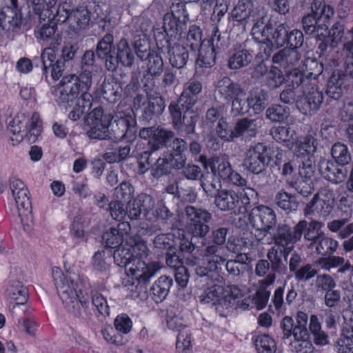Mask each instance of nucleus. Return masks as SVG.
Listing matches in <instances>:
<instances>
[{
    "instance_id": "nucleus-1",
    "label": "nucleus",
    "mask_w": 353,
    "mask_h": 353,
    "mask_svg": "<svg viewBox=\"0 0 353 353\" xmlns=\"http://www.w3.org/2000/svg\"><path fill=\"white\" fill-rule=\"evenodd\" d=\"M187 231L193 237L202 239L201 244L205 247L201 253V260L203 265H210V268H217V266L224 263L228 259V254L223 244L225 243L228 230L219 228L213 230L210 238L212 243L205 238L210 231L209 222L212 215L205 210L196 208L189 205L185 210Z\"/></svg>"
},
{
    "instance_id": "nucleus-2",
    "label": "nucleus",
    "mask_w": 353,
    "mask_h": 353,
    "mask_svg": "<svg viewBox=\"0 0 353 353\" xmlns=\"http://www.w3.org/2000/svg\"><path fill=\"white\" fill-rule=\"evenodd\" d=\"M187 263L196 265V274L203 278V281H206V286L198 293L200 302L203 304H212L220 316H226L242 296V290L235 285L223 287L225 279L219 273L218 268L212 270L208 265H197L196 260L190 259Z\"/></svg>"
},
{
    "instance_id": "nucleus-3",
    "label": "nucleus",
    "mask_w": 353,
    "mask_h": 353,
    "mask_svg": "<svg viewBox=\"0 0 353 353\" xmlns=\"http://www.w3.org/2000/svg\"><path fill=\"white\" fill-rule=\"evenodd\" d=\"M114 120L112 131L114 137L119 140H126L128 142L134 141L137 137V121L130 107L124 110L119 108L114 117L110 114H104L101 108H94L89 114L88 123L89 129L87 132L91 139H111L110 127Z\"/></svg>"
},
{
    "instance_id": "nucleus-4",
    "label": "nucleus",
    "mask_w": 353,
    "mask_h": 353,
    "mask_svg": "<svg viewBox=\"0 0 353 353\" xmlns=\"http://www.w3.org/2000/svg\"><path fill=\"white\" fill-rule=\"evenodd\" d=\"M65 273L59 267H53L52 274L57 293L63 304L75 316L86 319L90 315L89 297L82 279L74 267L68 269L65 265Z\"/></svg>"
},
{
    "instance_id": "nucleus-5",
    "label": "nucleus",
    "mask_w": 353,
    "mask_h": 353,
    "mask_svg": "<svg viewBox=\"0 0 353 353\" xmlns=\"http://www.w3.org/2000/svg\"><path fill=\"white\" fill-rule=\"evenodd\" d=\"M231 17L244 27L251 26L252 34L258 42L269 41L274 46H279L284 42V26H279L274 30L272 23L269 22L261 28L264 23V17L260 13L254 12V4L250 1L239 0L231 12Z\"/></svg>"
},
{
    "instance_id": "nucleus-6",
    "label": "nucleus",
    "mask_w": 353,
    "mask_h": 353,
    "mask_svg": "<svg viewBox=\"0 0 353 353\" xmlns=\"http://www.w3.org/2000/svg\"><path fill=\"white\" fill-rule=\"evenodd\" d=\"M82 72L79 77L74 74L63 77L56 85L55 94L59 101L74 99L79 86L90 89L92 81L99 82L103 77L101 67L95 63L93 51H86L81 60Z\"/></svg>"
},
{
    "instance_id": "nucleus-7",
    "label": "nucleus",
    "mask_w": 353,
    "mask_h": 353,
    "mask_svg": "<svg viewBox=\"0 0 353 353\" xmlns=\"http://www.w3.org/2000/svg\"><path fill=\"white\" fill-rule=\"evenodd\" d=\"M201 83L195 79H191L179 99L170 104L169 111L176 130L183 131L186 134L194 132L200 110L196 108H194L196 101L189 95L188 92L196 95L201 92Z\"/></svg>"
},
{
    "instance_id": "nucleus-8",
    "label": "nucleus",
    "mask_w": 353,
    "mask_h": 353,
    "mask_svg": "<svg viewBox=\"0 0 353 353\" xmlns=\"http://www.w3.org/2000/svg\"><path fill=\"white\" fill-rule=\"evenodd\" d=\"M199 161L203 168L211 171L213 181H209L208 176L202 175L201 185L203 191L209 196L215 194L218 188H221V181L231 183L239 187L245 186L247 181L238 172H235L225 156H216L208 159L201 156Z\"/></svg>"
},
{
    "instance_id": "nucleus-9",
    "label": "nucleus",
    "mask_w": 353,
    "mask_h": 353,
    "mask_svg": "<svg viewBox=\"0 0 353 353\" xmlns=\"http://www.w3.org/2000/svg\"><path fill=\"white\" fill-rule=\"evenodd\" d=\"M285 83L293 89H300L302 95L296 100L299 110L305 115L314 114L321 107L323 100V94L314 82L310 81L301 68H294L286 70Z\"/></svg>"
},
{
    "instance_id": "nucleus-10",
    "label": "nucleus",
    "mask_w": 353,
    "mask_h": 353,
    "mask_svg": "<svg viewBox=\"0 0 353 353\" xmlns=\"http://www.w3.org/2000/svg\"><path fill=\"white\" fill-rule=\"evenodd\" d=\"M307 225L306 221H299L292 230L287 225H279L273 235V240L276 245L281 247L283 250L272 247L268 252V258L271 263L272 270L280 274H284L287 271V266L283 261L282 257L287 260L288 254L292 252L293 245L299 241Z\"/></svg>"
},
{
    "instance_id": "nucleus-11",
    "label": "nucleus",
    "mask_w": 353,
    "mask_h": 353,
    "mask_svg": "<svg viewBox=\"0 0 353 353\" xmlns=\"http://www.w3.org/2000/svg\"><path fill=\"white\" fill-rule=\"evenodd\" d=\"M283 158V150L278 147L256 143L250 145L244 153V169L254 174L263 172L272 163L279 165Z\"/></svg>"
},
{
    "instance_id": "nucleus-12",
    "label": "nucleus",
    "mask_w": 353,
    "mask_h": 353,
    "mask_svg": "<svg viewBox=\"0 0 353 353\" xmlns=\"http://www.w3.org/2000/svg\"><path fill=\"white\" fill-rule=\"evenodd\" d=\"M139 137L148 141L153 150H157L163 145L171 148L173 152L168 156L174 161L181 157L183 164L185 163L186 159L183 152L186 148L185 142L181 139L174 138V133L172 131L161 127L144 128L140 130Z\"/></svg>"
},
{
    "instance_id": "nucleus-13",
    "label": "nucleus",
    "mask_w": 353,
    "mask_h": 353,
    "mask_svg": "<svg viewBox=\"0 0 353 353\" xmlns=\"http://www.w3.org/2000/svg\"><path fill=\"white\" fill-rule=\"evenodd\" d=\"M242 190L236 192L232 190H217L215 194V204L223 211H230L235 214H244L250 207L251 199L257 196V192L250 187H241Z\"/></svg>"
},
{
    "instance_id": "nucleus-14",
    "label": "nucleus",
    "mask_w": 353,
    "mask_h": 353,
    "mask_svg": "<svg viewBox=\"0 0 353 353\" xmlns=\"http://www.w3.org/2000/svg\"><path fill=\"white\" fill-rule=\"evenodd\" d=\"M8 131L12 134L10 141L12 145L19 144L25 137L35 139L41 133L42 121L39 113L31 116L20 112L8 123Z\"/></svg>"
},
{
    "instance_id": "nucleus-15",
    "label": "nucleus",
    "mask_w": 353,
    "mask_h": 353,
    "mask_svg": "<svg viewBox=\"0 0 353 353\" xmlns=\"http://www.w3.org/2000/svg\"><path fill=\"white\" fill-rule=\"evenodd\" d=\"M9 188L11 192L10 199L14 201L24 231L30 232L33 228L34 221L28 188L25 183L16 176L10 177Z\"/></svg>"
},
{
    "instance_id": "nucleus-16",
    "label": "nucleus",
    "mask_w": 353,
    "mask_h": 353,
    "mask_svg": "<svg viewBox=\"0 0 353 353\" xmlns=\"http://www.w3.org/2000/svg\"><path fill=\"white\" fill-rule=\"evenodd\" d=\"M319 48L321 51L327 49V46L336 47L343 43L344 50L352 51L353 50V27L344 34V27L342 24L335 23L330 30H328V23L325 26H320L319 34L316 36Z\"/></svg>"
},
{
    "instance_id": "nucleus-17",
    "label": "nucleus",
    "mask_w": 353,
    "mask_h": 353,
    "mask_svg": "<svg viewBox=\"0 0 353 353\" xmlns=\"http://www.w3.org/2000/svg\"><path fill=\"white\" fill-rule=\"evenodd\" d=\"M312 13L303 18V26L308 34H315L316 38L320 26H325L334 16V8L325 3L324 0H313L311 4Z\"/></svg>"
},
{
    "instance_id": "nucleus-18",
    "label": "nucleus",
    "mask_w": 353,
    "mask_h": 353,
    "mask_svg": "<svg viewBox=\"0 0 353 353\" xmlns=\"http://www.w3.org/2000/svg\"><path fill=\"white\" fill-rule=\"evenodd\" d=\"M114 252V263L121 267H125L135 257H147L149 250L139 236L130 237L129 241L117 247Z\"/></svg>"
},
{
    "instance_id": "nucleus-19",
    "label": "nucleus",
    "mask_w": 353,
    "mask_h": 353,
    "mask_svg": "<svg viewBox=\"0 0 353 353\" xmlns=\"http://www.w3.org/2000/svg\"><path fill=\"white\" fill-rule=\"evenodd\" d=\"M218 92L225 99L231 100L232 112L237 114H243L247 112V107L243 97L245 92L241 85L232 81L229 77H224L216 83Z\"/></svg>"
},
{
    "instance_id": "nucleus-20",
    "label": "nucleus",
    "mask_w": 353,
    "mask_h": 353,
    "mask_svg": "<svg viewBox=\"0 0 353 353\" xmlns=\"http://www.w3.org/2000/svg\"><path fill=\"white\" fill-rule=\"evenodd\" d=\"M348 52L345 61V73L341 70H334L327 80L326 93L335 100L341 97L343 90L349 85L347 77L353 79V50Z\"/></svg>"
},
{
    "instance_id": "nucleus-21",
    "label": "nucleus",
    "mask_w": 353,
    "mask_h": 353,
    "mask_svg": "<svg viewBox=\"0 0 353 353\" xmlns=\"http://www.w3.org/2000/svg\"><path fill=\"white\" fill-rule=\"evenodd\" d=\"M334 205L333 192L329 189H323L306 205L304 213L305 216L325 219L332 213Z\"/></svg>"
},
{
    "instance_id": "nucleus-22",
    "label": "nucleus",
    "mask_w": 353,
    "mask_h": 353,
    "mask_svg": "<svg viewBox=\"0 0 353 353\" xmlns=\"http://www.w3.org/2000/svg\"><path fill=\"white\" fill-rule=\"evenodd\" d=\"M146 257H135L126 266V275L139 284L146 285L161 270V266L159 262H150L147 263L144 261Z\"/></svg>"
},
{
    "instance_id": "nucleus-23",
    "label": "nucleus",
    "mask_w": 353,
    "mask_h": 353,
    "mask_svg": "<svg viewBox=\"0 0 353 353\" xmlns=\"http://www.w3.org/2000/svg\"><path fill=\"white\" fill-rule=\"evenodd\" d=\"M55 89L56 85L52 88V93L54 95L55 101L60 106L67 108L76 101L74 108L68 115V117L71 120L77 121L84 114L87 113L90 110L93 99L92 95L88 92L89 89H83V87L79 86V89L77 90L74 99L63 102L58 100L59 97L55 94Z\"/></svg>"
},
{
    "instance_id": "nucleus-24",
    "label": "nucleus",
    "mask_w": 353,
    "mask_h": 353,
    "mask_svg": "<svg viewBox=\"0 0 353 353\" xmlns=\"http://www.w3.org/2000/svg\"><path fill=\"white\" fill-rule=\"evenodd\" d=\"M154 245L157 248L168 250L179 245L182 252L188 254L195 250L192 241L185 237L183 231L178 229H173L167 234H158L154 239Z\"/></svg>"
},
{
    "instance_id": "nucleus-25",
    "label": "nucleus",
    "mask_w": 353,
    "mask_h": 353,
    "mask_svg": "<svg viewBox=\"0 0 353 353\" xmlns=\"http://www.w3.org/2000/svg\"><path fill=\"white\" fill-rule=\"evenodd\" d=\"M189 17L185 6L182 3H172L170 12L163 17L162 30L167 36L173 37L183 29Z\"/></svg>"
},
{
    "instance_id": "nucleus-26",
    "label": "nucleus",
    "mask_w": 353,
    "mask_h": 353,
    "mask_svg": "<svg viewBox=\"0 0 353 353\" xmlns=\"http://www.w3.org/2000/svg\"><path fill=\"white\" fill-rule=\"evenodd\" d=\"M317 145V140L311 134L294 139L293 148L290 149L300 159L301 164L299 166H315L314 153Z\"/></svg>"
},
{
    "instance_id": "nucleus-27",
    "label": "nucleus",
    "mask_w": 353,
    "mask_h": 353,
    "mask_svg": "<svg viewBox=\"0 0 353 353\" xmlns=\"http://www.w3.org/2000/svg\"><path fill=\"white\" fill-rule=\"evenodd\" d=\"M248 220L256 230L265 233L269 232L275 226L276 215L272 208L259 205L251 210L248 214Z\"/></svg>"
},
{
    "instance_id": "nucleus-28",
    "label": "nucleus",
    "mask_w": 353,
    "mask_h": 353,
    "mask_svg": "<svg viewBox=\"0 0 353 353\" xmlns=\"http://www.w3.org/2000/svg\"><path fill=\"white\" fill-rule=\"evenodd\" d=\"M316 183L315 166H299V176L290 182V185L300 194L307 196L313 192Z\"/></svg>"
},
{
    "instance_id": "nucleus-29",
    "label": "nucleus",
    "mask_w": 353,
    "mask_h": 353,
    "mask_svg": "<svg viewBox=\"0 0 353 353\" xmlns=\"http://www.w3.org/2000/svg\"><path fill=\"white\" fill-rule=\"evenodd\" d=\"M341 63V60L339 57L334 58L333 55H329L324 64L319 62L316 58L307 57L301 61V68L305 74V77L313 82L312 81L316 80L322 74L324 65L325 70H327L328 68H332L339 65Z\"/></svg>"
},
{
    "instance_id": "nucleus-30",
    "label": "nucleus",
    "mask_w": 353,
    "mask_h": 353,
    "mask_svg": "<svg viewBox=\"0 0 353 353\" xmlns=\"http://www.w3.org/2000/svg\"><path fill=\"white\" fill-rule=\"evenodd\" d=\"M283 26L285 28V36H284V42L281 45L279 46H274L270 43V41L264 40L263 41H261V50L263 49L264 54H260V57L263 59H268L274 49H277L280 47H282L285 43L289 45L288 48H294L296 49L301 47L303 43V34L301 31L298 30H293L289 34L287 33L286 26L283 23H280L275 27H273V30H274L279 26Z\"/></svg>"
},
{
    "instance_id": "nucleus-31",
    "label": "nucleus",
    "mask_w": 353,
    "mask_h": 353,
    "mask_svg": "<svg viewBox=\"0 0 353 353\" xmlns=\"http://www.w3.org/2000/svg\"><path fill=\"white\" fill-rule=\"evenodd\" d=\"M12 7L0 8V36L3 32L13 31L19 28L22 16L18 10L17 0H10Z\"/></svg>"
},
{
    "instance_id": "nucleus-32",
    "label": "nucleus",
    "mask_w": 353,
    "mask_h": 353,
    "mask_svg": "<svg viewBox=\"0 0 353 353\" xmlns=\"http://www.w3.org/2000/svg\"><path fill=\"white\" fill-rule=\"evenodd\" d=\"M131 226L128 222L119 223L117 227H112L103 234V243L107 247L117 248L118 246L129 241Z\"/></svg>"
},
{
    "instance_id": "nucleus-33",
    "label": "nucleus",
    "mask_w": 353,
    "mask_h": 353,
    "mask_svg": "<svg viewBox=\"0 0 353 353\" xmlns=\"http://www.w3.org/2000/svg\"><path fill=\"white\" fill-rule=\"evenodd\" d=\"M57 2V0H48V8L43 20L48 19L50 23L55 24L67 21L70 25V12L72 10L70 4L65 1L56 8Z\"/></svg>"
},
{
    "instance_id": "nucleus-34",
    "label": "nucleus",
    "mask_w": 353,
    "mask_h": 353,
    "mask_svg": "<svg viewBox=\"0 0 353 353\" xmlns=\"http://www.w3.org/2000/svg\"><path fill=\"white\" fill-rule=\"evenodd\" d=\"M154 205V200L152 196L143 193L140 194L134 199L127 203L126 216L130 220H136L140 216L141 212L145 216V212Z\"/></svg>"
},
{
    "instance_id": "nucleus-35",
    "label": "nucleus",
    "mask_w": 353,
    "mask_h": 353,
    "mask_svg": "<svg viewBox=\"0 0 353 353\" xmlns=\"http://www.w3.org/2000/svg\"><path fill=\"white\" fill-rule=\"evenodd\" d=\"M319 170L321 176L333 183L344 181L347 170L343 167L336 165L332 160L321 158L319 162Z\"/></svg>"
},
{
    "instance_id": "nucleus-36",
    "label": "nucleus",
    "mask_w": 353,
    "mask_h": 353,
    "mask_svg": "<svg viewBox=\"0 0 353 353\" xmlns=\"http://www.w3.org/2000/svg\"><path fill=\"white\" fill-rule=\"evenodd\" d=\"M214 38L201 42L196 60V68L206 69L215 64L217 50L214 44Z\"/></svg>"
},
{
    "instance_id": "nucleus-37",
    "label": "nucleus",
    "mask_w": 353,
    "mask_h": 353,
    "mask_svg": "<svg viewBox=\"0 0 353 353\" xmlns=\"http://www.w3.org/2000/svg\"><path fill=\"white\" fill-rule=\"evenodd\" d=\"M272 61L286 70L301 68L300 54L296 49L284 48L273 56Z\"/></svg>"
},
{
    "instance_id": "nucleus-38",
    "label": "nucleus",
    "mask_w": 353,
    "mask_h": 353,
    "mask_svg": "<svg viewBox=\"0 0 353 353\" xmlns=\"http://www.w3.org/2000/svg\"><path fill=\"white\" fill-rule=\"evenodd\" d=\"M192 251L190 254L187 252H182L179 249V251L177 252L175 249V247L168 250L166 254V263L167 265L174 269H177L179 267L183 266V264L185 263L188 265L194 267L196 268V265H191L187 263L188 260L190 259V260H196L197 261V265H203L201 259L194 256L192 254Z\"/></svg>"
},
{
    "instance_id": "nucleus-39",
    "label": "nucleus",
    "mask_w": 353,
    "mask_h": 353,
    "mask_svg": "<svg viewBox=\"0 0 353 353\" xmlns=\"http://www.w3.org/2000/svg\"><path fill=\"white\" fill-rule=\"evenodd\" d=\"M257 120L243 118L239 119L234 124L235 139L241 137L242 139H252L256 136L259 129Z\"/></svg>"
},
{
    "instance_id": "nucleus-40",
    "label": "nucleus",
    "mask_w": 353,
    "mask_h": 353,
    "mask_svg": "<svg viewBox=\"0 0 353 353\" xmlns=\"http://www.w3.org/2000/svg\"><path fill=\"white\" fill-rule=\"evenodd\" d=\"M183 165V160L181 157L175 161L168 155L159 157L152 167V174L154 177L159 178L167 174L171 168L180 169Z\"/></svg>"
},
{
    "instance_id": "nucleus-41",
    "label": "nucleus",
    "mask_w": 353,
    "mask_h": 353,
    "mask_svg": "<svg viewBox=\"0 0 353 353\" xmlns=\"http://www.w3.org/2000/svg\"><path fill=\"white\" fill-rule=\"evenodd\" d=\"M274 281L275 275L274 274H269L264 279L259 281L261 286L253 298H252L253 303H254V306L258 310H261L266 306L270 295V292L266 288L273 284Z\"/></svg>"
},
{
    "instance_id": "nucleus-42",
    "label": "nucleus",
    "mask_w": 353,
    "mask_h": 353,
    "mask_svg": "<svg viewBox=\"0 0 353 353\" xmlns=\"http://www.w3.org/2000/svg\"><path fill=\"white\" fill-rule=\"evenodd\" d=\"M90 12L83 6L73 8L70 12V28L73 30L86 28L90 23Z\"/></svg>"
},
{
    "instance_id": "nucleus-43",
    "label": "nucleus",
    "mask_w": 353,
    "mask_h": 353,
    "mask_svg": "<svg viewBox=\"0 0 353 353\" xmlns=\"http://www.w3.org/2000/svg\"><path fill=\"white\" fill-rule=\"evenodd\" d=\"M267 94L260 88H254L249 92L245 106L247 112L252 109L255 114L261 112L266 106Z\"/></svg>"
},
{
    "instance_id": "nucleus-44",
    "label": "nucleus",
    "mask_w": 353,
    "mask_h": 353,
    "mask_svg": "<svg viewBox=\"0 0 353 353\" xmlns=\"http://www.w3.org/2000/svg\"><path fill=\"white\" fill-rule=\"evenodd\" d=\"M168 54L170 64L176 68L185 66L189 58L187 49L179 43L169 44Z\"/></svg>"
},
{
    "instance_id": "nucleus-45",
    "label": "nucleus",
    "mask_w": 353,
    "mask_h": 353,
    "mask_svg": "<svg viewBox=\"0 0 353 353\" xmlns=\"http://www.w3.org/2000/svg\"><path fill=\"white\" fill-rule=\"evenodd\" d=\"M252 242L245 241V237L230 236L227 243L226 252L230 251L238 254L237 258L242 259V263H245L249 257L246 250L252 245Z\"/></svg>"
},
{
    "instance_id": "nucleus-46",
    "label": "nucleus",
    "mask_w": 353,
    "mask_h": 353,
    "mask_svg": "<svg viewBox=\"0 0 353 353\" xmlns=\"http://www.w3.org/2000/svg\"><path fill=\"white\" fill-rule=\"evenodd\" d=\"M173 284L172 278L167 276H160L153 284L151 292L155 302L163 301L168 295Z\"/></svg>"
},
{
    "instance_id": "nucleus-47",
    "label": "nucleus",
    "mask_w": 353,
    "mask_h": 353,
    "mask_svg": "<svg viewBox=\"0 0 353 353\" xmlns=\"http://www.w3.org/2000/svg\"><path fill=\"white\" fill-rule=\"evenodd\" d=\"M37 39L49 43L50 46L60 45L61 37L57 33L55 23H45L36 31Z\"/></svg>"
},
{
    "instance_id": "nucleus-48",
    "label": "nucleus",
    "mask_w": 353,
    "mask_h": 353,
    "mask_svg": "<svg viewBox=\"0 0 353 353\" xmlns=\"http://www.w3.org/2000/svg\"><path fill=\"white\" fill-rule=\"evenodd\" d=\"M270 133L273 139L277 142L282 143L289 148H293L296 132L292 130L289 126L274 127L272 128Z\"/></svg>"
},
{
    "instance_id": "nucleus-49",
    "label": "nucleus",
    "mask_w": 353,
    "mask_h": 353,
    "mask_svg": "<svg viewBox=\"0 0 353 353\" xmlns=\"http://www.w3.org/2000/svg\"><path fill=\"white\" fill-rule=\"evenodd\" d=\"M117 59L123 66L131 67L134 61V50L125 39H121L117 44Z\"/></svg>"
},
{
    "instance_id": "nucleus-50",
    "label": "nucleus",
    "mask_w": 353,
    "mask_h": 353,
    "mask_svg": "<svg viewBox=\"0 0 353 353\" xmlns=\"http://www.w3.org/2000/svg\"><path fill=\"white\" fill-rule=\"evenodd\" d=\"M167 325L169 329L180 332V330L188 329L187 323L181 315L179 308L170 306L167 312Z\"/></svg>"
},
{
    "instance_id": "nucleus-51",
    "label": "nucleus",
    "mask_w": 353,
    "mask_h": 353,
    "mask_svg": "<svg viewBox=\"0 0 353 353\" xmlns=\"http://www.w3.org/2000/svg\"><path fill=\"white\" fill-rule=\"evenodd\" d=\"M276 204L285 211H294L297 209L299 201L296 196L281 190L275 196Z\"/></svg>"
},
{
    "instance_id": "nucleus-52",
    "label": "nucleus",
    "mask_w": 353,
    "mask_h": 353,
    "mask_svg": "<svg viewBox=\"0 0 353 353\" xmlns=\"http://www.w3.org/2000/svg\"><path fill=\"white\" fill-rule=\"evenodd\" d=\"M253 59V54L247 50H240L234 52L228 61L229 68L239 69L248 65Z\"/></svg>"
},
{
    "instance_id": "nucleus-53",
    "label": "nucleus",
    "mask_w": 353,
    "mask_h": 353,
    "mask_svg": "<svg viewBox=\"0 0 353 353\" xmlns=\"http://www.w3.org/2000/svg\"><path fill=\"white\" fill-rule=\"evenodd\" d=\"M290 345L291 350L295 353H312L314 349L312 343L309 340L308 333L305 336L295 335Z\"/></svg>"
},
{
    "instance_id": "nucleus-54",
    "label": "nucleus",
    "mask_w": 353,
    "mask_h": 353,
    "mask_svg": "<svg viewBox=\"0 0 353 353\" xmlns=\"http://www.w3.org/2000/svg\"><path fill=\"white\" fill-rule=\"evenodd\" d=\"M255 346L259 353H274L276 350L274 339L266 334L257 336Z\"/></svg>"
},
{
    "instance_id": "nucleus-55",
    "label": "nucleus",
    "mask_w": 353,
    "mask_h": 353,
    "mask_svg": "<svg viewBox=\"0 0 353 353\" xmlns=\"http://www.w3.org/2000/svg\"><path fill=\"white\" fill-rule=\"evenodd\" d=\"M103 339L108 343L121 346L126 343L123 336L117 332V330L110 325H105L101 330Z\"/></svg>"
},
{
    "instance_id": "nucleus-56",
    "label": "nucleus",
    "mask_w": 353,
    "mask_h": 353,
    "mask_svg": "<svg viewBox=\"0 0 353 353\" xmlns=\"http://www.w3.org/2000/svg\"><path fill=\"white\" fill-rule=\"evenodd\" d=\"M176 348L178 353H192L191 333L189 329L180 330L176 338Z\"/></svg>"
},
{
    "instance_id": "nucleus-57",
    "label": "nucleus",
    "mask_w": 353,
    "mask_h": 353,
    "mask_svg": "<svg viewBox=\"0 0 353 353\" xmlns=\"http://www.w3.org/2000/svg\"><path fill=\"white\" fill-rule=\"evenodd\" d=\"M290 115L289 108L281 105H273L266 110V117L272 122H283Z\"/></svg>"
},
{
    "instance_id": "nucleus-58",
    "label": "nucleus",
    "mask_w": 353,
    "mask_h": 353,
    "mask_svg": "<svg viewBox=\"0 0 353 353\" xmlns=\"http://www.w3.org/2000/svg\"><path fill=\"white\" fill-rule=\"evenodd\" d=\"M215 132L218 138L224 142H231L235 139L234 128L231 129L223 117L219 119Z\"/></svg>"
},
{
    "instance_id": "nucleus-59",
    "label": "nucleus",
    "mask_w": 353,
    "mask_h": 353,
    "mask_svg": "<svg viewBox=\"0 0 353 353\" xmlns=\"http://www.w3.org/2000/svg\"><path fill=\"white\" fill-rule=\"evenodd\" d=\"M332 156L340 165H346L351 160V156L347 145L339 142L333 145Z\"/></svg>"
},
{
    "instance_id": "nucleus-60",
    "label": "nucleus",
    "mask_w": 353,
    "mask_h": 353,
    "mask_svg": "<svg viewBox=\"0 0 353 353\" xmlns=\"http://www.w3.org/2000/svg\"><path fill=\"white\" fill-rule=\"evenodd\" d=\"M170 216L168 209L163 204L155 205L145 212V219L147 221L154 222L157 220H165Z\"/></svg>"
},
{
    "instance_id": "nucleus-61",
    "label": "nucleus",
    "mask_w": 353,
    "mask_h": 353,
    "mask_svg": "<svg viewBox=\"0 0 353 353\" xmlns=\"http://www.w3.org/2000/svg\"><path fill=\"white\" fill-rule=\"evenodd\" d=\"M134 193V187L131 183L126 181L122 182L114 190L116 200L123 203H128L132 201Z\"/></svg>"
},
{
    "instance_id": "nucleus-62",
    "label": "nucleus",
    "mask_w": 353,
    "mask_h": 353,
    "mask_svg": "<svg viewBox=\"0 0 353 353\" xmlns=\"http://www.w3.org/2000/svg\"><path fill=\"white\" fill-rule=\"evenodd\" d=\"M316 252L321 255L332 254L338 246V242L323 234L317 240Z\"/></svg>"
},
{
    "instance_id": "nucleus-63",
    "label": "nucleus",
    "mask_w": 353,
    "mask_h": 353,
    "mask_svg": "<svg viewBox=\"0 0 353 353\" xmlns=\"http://www.w3.org/2000/svg\"><path fill=\"white\" fill-rule=\"evenodd\" d=\"M112 35L110 34L105 35L97 45V53L98 56L101 59H112L113 57L112 54Z\"/></svg>"
},
{
    "instance_id": "nucleus-64",
    "label": "nucleus",
    "mask_w": 353,
    "mask_h": 353,
    "mask_svg": "<svg viewBox=\"0 0 353 353\" xmlns=\"http://www.w3.org/2000/svg\"><path fill=\"white\" fill-rule=\"evenodd\" d=\"M148 60V71L151 75H160L163 69V61L162 57L153 51L146 58Z\"/></svg>"
}]
</instances>
